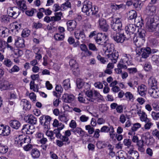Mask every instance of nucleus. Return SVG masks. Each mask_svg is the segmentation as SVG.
Here are the masks:
<instances>
[{"label":"nucleus","instance_id":"obj_1","mask_svg":"<svg viewBox=\"0 0 159 159\" xmlns=\"http://www.w3.org/2000/svg\"><path fill=\"white\" fill-rule=\"evenodd\" d=\"M86 95L89 98V101L93 102L95 100H97L98 102L100 101H102L103 99L102 96L96 91L94 90L93 91L91 90H88L85 92Z\"/></svg>","mask_w":159,"mask_h":159},{"label":"nucleus","instance_id":"obj_2","mask_svg":"<svg viewBox=\"0 0 159 159\" xmlns=\"http://www.w3.org/2000/svg\"><path fill=\"white\" fill-rule=\"evenodd\" d=\"M157 18H158L157 16H152L147 17V27L148 30L150 32H153L156 31V25L157 21Z\"/></svg>","mask_w":159,"mask_h":159},{"label":"nucleus","instance_id":"obj_3","mask_svg":"<svg viewBox=\"0 0 159 159\" xmlns=\"http://www.w3.org/2000/svg\"><path fill=\"white\" fill-rule=\"evenodd\" d=\"M111 38L117 43H122L125 40H128L130 38L129 35L125 33H122L119 32L116 33L115 35H111Z\"/></svg>","mask_w":159,"mask_h":159},{"label":"nucleus","instance_id":"obj_4","mask_svg":"<svg viewBox=\"0 0 159 159\" xmlns=\"http://www.w3.org/2000/svg\"><path fill=\"white\" fill-rule=\"evenodd\" d=\"M82 11L88 16H91L93 15L92 3L89 1H85L83 3L82 8Z\"/></svg>","mask_w":159,"mask_h":159},{"label":"nucleus","instance_id":"obj_5","mask_svg":"<svg viewBox=\"0 0 159 159\" xmlns=\"http://www.w3.org/2000/svg\"><path fill=\"white\" fill-rule=\"evenodd\" d=\"M111 28L114 31H119L122 30V24L121 18H113L111 21Z\"/></svg>","mask_w":159,"mask_h":159},{"label":"nucleus","instance_id":"obj_6","mask_svg":"<svg viewBox=\"0 0 159 159\" xmlns=\"http://www.w3.org/2000/svg\"><path fill=\"white\" fill-rule=\"evenodd\" d=\"M96 43L99 45H103L107 41V36L102 33H98L94 37Z\"/></svg>","mask_w":159,"mask_h":159},{"label":"nucleus","instance_id":"obj_7","mask_svg":"<svg viewBox=\"0 0 159 159\" xmlns=\"http://www.w3.org/2000/svg\"><path fill=\"white\" fill-rule=\"evenodd\" d=\"M20 13V10L16 7H10L7 10V13L8 16L14 19L16 18Z\"/></svg>","mask_w":159,"mask_h":159},{"label":"nucleus","instance_id":"obj_8","mask_svg":"<svg viewBox=\"0 0 159 159\" xmlns=\"http://www.w3.org/2000/svg\"><path fill=\"white\" fill-rule=\"evenodd\" d=\"M69 64L71 67V69L72 70L73 74L75 76H78L80 73V70L79 68L78 64L76 61L72 59L69 61Z\"/></svg>","mask_w":159,"mask_h":159},{"label":"nucleus","instance_id":"obj_9","mask_svg":"<svg viewBox=\"0 0 159 159\" xmlns=\"http://www.w3.org/2000/svg\"><path fill=\"white\" fill-rule=\"evenodd\" d=\"M11 132V128L8 126L0 125V135L2 136H7Z\"/></svg>","mask_w":159,"mask_h":159},{"label":"nucleus","instance_id":"obj_10","mask_svg":"<svg viewBox=\"0 0 159 159\" xmlns=\"http://www.w3.org/2000/svg\"><path fill=\"white\" fill-rule=\"evenodd\" d=\"M151 48L149 47L142 48H141L140 51L137 53V54L139 56L141 55L142 58H147L151 54Z\"/></svg>","mask_w":159,"mask_h":159},{"label":"nucleus","instance_id":"obj_11","mask_svg":"<svg viewBox=\"0 0 159 159\" xmlns=\"http://www.w3.org/2000/svg\"><path fill=\"white\" fill-rule=\"evenodd\" d=\"M136 26L133 24H129L125 27V34H127L129 35L130 38L131 37V35H133L134 33L136 30Z\"/></svg>","mask_w":159,"mask_h":159},{"label":"nucleus","instance_id":"obj_12","mask_svg":"<svg viewBox=\"0 0 159 159\" xmlns=\"http://www.w3.org/2000/svg\"><path fill=\"white\" fill-rule=\"evenodd\" d=\"M103 46V49L105 53H110L115 51L114 44L109 42L108 41Z\"/></svg>","mask_w":159,"mask_h":159},{"label":"nucleus","instance_id":"obj_13","mask_svg":"<svg viewBox=\"0 0 159 159\" xmlns=\"http://www.w3.org/2000/svg\"><path fill=\"white\" fill-rule=\"evenodd\" d=\"M148 92L150 96L154 98H157L159 97V89L157 87L149 88Z\"/></svg>","mask_w":159,"mask_h":159},{"label":"nucleus","instance_id":"obj_14","mask_svg":"<svg viewBox=\"0 0 159 159\" xmlns=\"http://www.w3.org/2000/svg\"><path fill=\"white\" fill-rule=\"evenodd\" d=\"M100 28L104 32H107L109 28V26L107 23L106 20L103 18L100 19L98 21Z\"/></svg>","mask_w":159,"mask_h":159},{"label":"nucleus","instance_id":"obj_15","mask_svg":"<svg viewBox=\"0 0 159 159\" xmlns=\"http://www.w3.org/2000/svg\"><path fill=\"white\" fill-rule=\"evenodd\" d=\"M107 56L108 58L111 60L113 63H115L117 61L119 56L118 52L115 50L111 52V53L107 54Z\"/></svg>","mask_w":159,"mask_h":159},{"label":"nucleus","instance_id":"obj_16","mask_svg":"<svg viewBox=\"0 0 159 159\" xmlns=\"http://www.w3.org/2000/svg\"><path fill=\"white\" fill-rule=\"evenodd\" d=\"M24 120L28 123L32 125L35 124L37 122V118L33 115H28L24 118Z\"/></svg>","mask_w":159,"mask_h":159},{"label":"nucleus","instance_id":"obj_17","mask_svg":"<svg viewBox=\"0 0 159 159\" xmlns=\"http://www.w3.org/2000/svg\"><path fill=\"white\" fill-rule=\"evenodd\" d=\"M66 24L67 26V30L70 31L74 30L76 28L77 23L75 21L72 20L68 21Z\"/></svg>","mask_w":159,"mask_h":159},{"label":"nucleus","instance_id":"obj_18","mask_svg":"<svg viewBox=\"0 0 159 159\" xmlns=\"http://www.w3.org/2000/svg\"><path fill=\"white\" fill-rule=\"evenodd\" d=\"M75 97L73 95L64 94L62 97L64 102L66 103H70L73 101Z\"/></svg>","mask_w":159,"mask_h":159},{"label":"nucleus","instance_id":"obj_19","mask_svg":"<svg viewBox=\"0 0 159 159\" xmlns=\"http://www.w3.org/2000/svg\"><path fill=\"white\" fill-rule=\"evenodd\" d=\"M74 35L77 39L80 40L82 42L84 41L85 38L83 30L80 31L79 33L75 32Z\"/></svg>","mask_w":159,"mask_h":159},{"label":"nucleus","instance_id":"obj_20","mask_svg":"<svg viewBox=\"0 0 159 159\" xmlns=\"http://www.w3.org/2000/svg\"><path fill=\"white\" fill-rule=\"evenodd\" d=\"M16 3L20 8L22 11H24L27 7L24 0H16Z\"/></svg>","mask_w":159,"mask_h":159},{"label":"nucleus","instance_id":"obj_21","mask_svg":"<svg viewBox=\"0 0 159 159\" xmlns=\"http://www.w3.org/2000/svg\"><path fill=\"white\" fill-rule=\"evenodd\" d=\"M10 126L13 129H17L20 126V122L17 120H11L9 122Z\"/></svg>","mask_w":159,"mask_h":159},{"label":"nucleus","instance_id":"obj_22","mask_svg":"<svg viewBox=\"0 0 159 159\" xmlns=\"http://www.w3.org/2000/svg\"><path fill=\"white\" fill-rule=\"evenodd\" d=\"M133 35L134 36L133 38L134 43L137 47H139L143 45V43L141 39L140 38H139L137 36H136L135 35V34Z\"/></svg>","mask_w":159,"mask_h":159},{"label":"nucleus","instance_id":"obj_23","mask_svg":"<svg viewBox=\"0 0 159 159\" xmlns=\"http://www.w3.org/2000/svg\"><path fill=\"white\" fill-rule=\"evenodd\" d=\"M32 157L33 159L39 158L40 155V151L37 148L32 149L30 152Z\"/></svg>","mask_w":159,"mask_h":159},{"label":"nucleus","instance_id":"obj_24","mask_svg":"<svg viewBox=\"0 0 159 159\" xmlns=\"http://www.w3.org/2000/svg\"><path fill=\"white\" fill-rule=\"evenodd\" d=\"M128 153L129 155L130 159H139V154L137 151L131 150L129 151Z\"/></svg>","mask_w":159,"mask_h":159},{"label":"nucleus","instance_id":"obj_25","mask_svg":"<svg viewBox=\"0 0 159 159\" xmlns=\"http://www.w3.org/2000/svg\"><path fill=\"white\" fill-rule=\"evenodd\" d=\"M9 31V29L6 27H0V35L2 38L7 36Z\"/></svg>","mask_w":159,"mask_h":159},{"label":"nucleus","instance_id":"obj_26","mask_svg":"<svg viewBox=\"0 0 159 159\" xmlns=\"http://www.w3.org/2000/svg\"><path fill=\"white\" fill-rule=\"evenodd\" d=\"M51 120V118L50 116L45 115L42 116L39 118V122L42 125L45 123L50 122Z\"/></svg>","mask_w":159,"mask_h":159},{"label":"nucleus","instance_id":"obj_27","mask_svg":"<svg viewBox=\"0 0 159 159\" xmlns=\"http://www.w3.org/2000/svg\"><path fill=\"white\" fill-rule=\"evenodd\" d=\"M138 91L139 94L142 96H145L146 94V88L144 85H142L139 86L138 88Z\"/></svg>","mask_w":159,"mask_h":159},{"label":"nucleus","instance_id":"obj_28","mask_svg":"<svg viewBox=\"0 0 159 159\" xmlns=\"http://www.w3.org/2000/svg\"><path fill=\"white\" fill-rule=\"evenodd\" d=\"M62 16V13L61 12H55L54 13V16H52V21L54 22L60 20L61 19Z\"/></svg>","mask_w":159,"mask_h":159},{"label":"nucleus","instance_id":"obj_29","mask_svg":"<svg viewBox=\"0 0 159 159\" xmlns=\"http://www.w3.org/2000/svg\"><path fill=\"white\" fill-rule=\"evenodd\" d=\"M138 32L139 38L141 39L143 43H144L146 32L144 30L139 28L138 29Z\"/></svg>","mask_w":159,"mask_h":159},{"label":"nucleus","instance_id":"obj_30","mask_svg":"<svg viewBox=\"0 0 159 159\" xmlns=\"http://www.w3.org/2000/svg\"><path fill=\"white\" fill-rule=\"evenodd\" d=\"M148 84L150 88H154L157 87V82L155 79L152 77H151L148 79Z\"/></svg>","mask_w":159,"mask_h":159},{"label":"nucleus","instance_id":"obj_31","mask_svg":"<svg viewBox=\"0 0 159 159\" xmlns=\"http://www.w3.org/2000/svg\"><path fill=\"white\" fill-rule=\"evenodd\" d=\"M71 131L73 132L75 134L77 133L79 134L81 136H83L84 135V131L79 127H76L71 129Z\"/></svg>","mask_w":159,"mask_h":159},{"label":"nucleus","instance_id":"obj_32","mask_svg":"<svg viewBox=\"0 0 159 159\" xmlns=\"http://www.w3.org/2000/svg\"><path fill=\"white\" fill-rule=\"evenodd\" d=\"M15 44L20 48H24L25 47L24 40L22 37L18 38L17 40L15 41Z\"/></svg>","mask_w":159,"mask_h":159},{"label":"nucleus","instance_id":"obj_33","mask_svg":"<svg viewBox=\"0 0 159 159\" xmlns=\"http://www.w3.org/2000/svg\"><path fill=\"white\" fill-rule=\"evenodd\" d=\"M133 5L136 10L139 11L140 10L142 7V3L141 1L134 0Z\"/></svg>","mask_w":159,"mask_h":159},{"label":"nucleus","instance_id":"obj_34","mask_svg":"<svg viewBox=\"0 0 159 159\" xmlns=\"http://www.w3.org/2000/svg\"><path fill=\"white\" fill-rule=\"evenodd\" d=\"M137 14L136 11L134 10H132L129 11L127 14V16L128 17V18L129 20H132L135 19V20L136 18L137 17ZM136 21H135V22Z\"/></svg>","mask_w":159,"mask_h":159},{"label":"nucleus","instance_id":"obj_35","mask_svg":"<svg viewBox=\"0 0 159 159\" xmlns=\"http://www.w3.org/2000/svg\"><path fill=\"white\" fill-rule=\"evenodd\" d=\"M113 128V127L112 126H110V127L104 126L101 129L100 131L101 132L108 133L111 130L112 131Z\"/></svg>","mask_w":159,"mask_h":159},{"label":"nucleus","instance_id":"obj_36","mask_svg":"<svg viewBox=\"0 0 159 159\" xmlns=\"http://www.w3.org/2000/svg\"><path fill=\"white\" fill-rule=\"evenodd\" d=\"M31 139L29 136H26L21 142H19V144L21 146H23L27 144L30 143Z\"/></svg>","mask_w":159,"mask_h":159},{"label":"nucleus","instance_id":"obj_37","mask_svg":"<svg viewBox=\"0 0 159 159\" xmlns=\"http://www.w3.org/2000/svg\"><path fill=\"white\" fill-rule=\"evenodd\" d=\"M63 86L65 90H67L70 88V84L69 79L65 80L63 82Z\"/></svg>","mask_w":159,"mask_h":159},{"label":"nucleus","instance_id":"obj_38","mask_svg":"<svg viewBox=\"0 0 159 159\" xmlns=\"http://www.w3.org/2000/svg\"><path fill=\"white\" fill-rule=\"evenodd\" d=\"M8 151V147L7 146L4 145L0 143V153L2 154L6 153Z\"/></svg>","mask_w":159,"mask_h":159},{"label":"nucleus","instance_id":"obj_39","mask_svg":"<svg viewBox=\"0 0 159 159\" xmlns=\"http://www.w3.org/2000/svg\"><path fill=\"white\" fill-rule=\"evenodd\" d=\"M156 11V7L154 6H151L149 7L148 11V13L151 16H153V14L155 13ZM148 16V17H149Z\"/></svg>","mask_w":159,"mask_h":159},{"label":"nucleus","instance_id":"obj_40","mask_svg":"<svg viewBox=\"0 0 159 159\" xmlns=\"http://www.w3.org/2000/svg\"><path fill=\"white\" fill-rule=\"evenodd\" d=\"M54 37L56 40L61 41L63 40L64 36V34H60L59 33H57L54 35Z\"/></svg>","mask_w":159,"mask_h":159},{"label":"nucleus","instance_id":"obj_41","mask_svg":"<svg viewBox=\"0 0 159 159\" xmlns=\"http://www.w3.org/2000/svg\"><path fill=\"white\" fill-rule=\"evenodd\" d=\"M71 7L70 3L67 1L61 6V11H64L68 7Z\"/></svg>","mask_w":159,"mask_h":159},{"label":"nucleus","instance_id":"obj_42","mask_svg":"<svg viewBox=\"0 0 159 159\" xmlns=\"http://www.w3.org/2000/svg\"><path fill=\"white\" fill-rule=\"evenodd\" d=\"M84 82L83 80L80 79L78 78L76 80V85L77 87L79 89L82 88L84 85Z\"/></svg>","mask_w":159,"mask_h":159},{"label":"nucleus","instance_id":"obj_43","mask_svg":"<svg viewBox=\"0 0 159 159\" xmlns=\"http://www.w3.org/2000/svg\"><path fill=\"white\" fill-rule=\"evenodd\" d=\"M37 12L36 9L34 8H32L31 9L26 11L25 14L29 16H32L34 13Z\"/></svg>","mask_w":159,"mask_h":159},{"label":"nucleus","instance_id":"obj_44","mask_svg":"<svg viewBox=\"0 0 159 159\" xmlns=\"http://www.w3.org/2000/svg\"><path fill=\"white\" fill-rule=\"evenodd\" d=\"M61 138H60V139L63 142H65L64 144L65 145H68L70 143V141L68 137L66 136L63 135L61 137Z\"/></svg>","mask_w":159,"mask_h":159},{"label":"nucleus","instance_id":"obj_45","mask_svg":"<svg viewBox=\"0 0 159 159\" xmlns=\"http://www.w3.org/2000/svg\"><path fill=\"white\" fill-rule=\"evenodd\" d=\"M93 15L97 17H99L100 15L98 13V7L96 6H94L93 8Z\"/></svg>","mask_w":159,"mask_h":159},{"label":"nucleus","instance_id":"obj_46","mask_svg":"<svg viewBox=\"0 0 159 159\" xmlns=\"http://www.w3.org/2000/svg\"><path fill=\"white\" fill-rule=\"evenodd\" d=\"M98 148L99 149L104 148L107 146V144L104 142L102 141H99L98 142L97 144Z\"/></svg>","mask_w":159,"mask_h":159},{"label":"nucleus","instance_id":"obj_47","mask_svg":"<svg viewBox=\"0 0 159 159\" xmlns=\"http://www.w3.org/2000/svg\"><path fill=\"white\" fill-rule=\"evenodd\" d=\"M140 120L142 121H145V122L150 121L147 118V115L143 112L142 113V115L140 117Z\"/></svg>","mask_w":159,"mask_h":159},{"label":"nucleus","instance_id":"obj_48","mask_svg":"<svg viewBox=\"0 0 159 159\" xmlns=\"http://www.w3.org/2000/svg\"><path fill=\"white\" fill-rule=\"evenodd\" d=\"M141 127V124L138 123L134 124L132 127L131 130L133 132L136 131L139 128Z\"/></svg>","mask_w":159,"mask_h":159},{"label":"nucleus","instance_id":"obj_49","mask_svg":"<svg viewBox=\"0 0 159 159\" xmlns=\"http://www.w3.org/2000/svg\"><path fill=\"white\" fill-rule=\"evenodd\" d=\"M123 143L124 145L127 146V148H129L131 146V141L130 139H125L123 141Z\"/></svg>","mask_w":159,"mask_h":159},{"label":"nucleus","instance_id":"obj_50","mask_svg":"<svg viewBox=\"0 0 159 159\" xmlns=\"http://www.w3.org/2000/svg\"><path fill=\"white\" fill-rule=\"evenodd\" d=\"M144 68L146 71H149L152 69V67L149 62H146L144 64Z\"/></svg>","mask_w":159,"mask_h":159},{"label":"nucleus","instance_id":"obj_51","mask_svg":"<svg viewBox=\"0 0 159 159\" xmlns=\"http://www.w3.org/2000/svg\"><path fill=\"white\" fill-rule=\"evenodd\" d=\"M30 30L25 29L23 30L21 35L23 37H28L30 35Z\"/></svg>","mask_w":159,"mask_h":159},{"label":"nucleus","instance_id":"obj_52","mask_svg":"<svg viewBox=\"0 0 159 159\" xmlns=\"http://www.w3.org/2000/svg\"><path fill=\"white\" fill-rule=\"evenodd\" d=\"M30 127L34 128V126L33 125H30L29 124L25 125L23 126V128L21 129L22 133L25 134L26 131L28 130V129Z\"/></svg>","mask_w":159,"mask_h":159},{"label":"nucleus","instance_id":"obj_53","mask_svg":"<svg viewBox=\"0 0 159 159\" xmlns=\"http://www.w3.org/2000/svg\"><path fill=\"white\" fill-rule=\"evenodd\" d=\"M127 154L124 151L120 152L118 156V159H126Z\"/></svg>","mask_w":159,"mask_h":159},{"label":"nucleus","instance_id":"obj_54","mask_svg":"<svg viewBox=\"0 0 159 159\" xmlns=\"http://www.w3.org/2000/svg\"><path fill=\"white\" fill-rule=\"evenodd\" d=\"M6 43L5 41L0 39V51H2L3 52H4V49L6 48L5 46Z\"/></svg>","mask_w":159,"mask_h":159},{"label":"nucleus","instance_id":"obj_55","mask_svg":"<svg viewBox=\"0 0 159 159\" xmlns=\"http://www.w3.org/2000/svg\"><path fill=\"white\" fill-rule=\"evenodd\" d=\"M23 108L30 109L31 107V105L29 104L28 101L26 100H24L23 101Z\"/></svg>","mask_w":159,"mask_h":159},{"label":"nucleus","instance_id":"obj_56","mask_svg":"<svg viewBox=\"0 0 159 159\" xmlns=\"http://www.w3.org/2000/svg\"><path fill=\"white\" fill-rule=\"evenodd\" d=\"M85 127L86 129L88 130V132L89 134H92L94 132V128L92 127L90 125H87Z\"/></svg>","mask_w":159,"mask_h":159},{"label":"nucleus","instance_id":"obj_57","mask_svg":"<svg viewBox=\"0 0 159 159\" xmlns=\"http://www.w3.org/2000/svg\"><path fill=\"white\" fill-rule=\"evenodd\" d=\"M9 19L8 15H3L1 17L0 20L2 22H7L9 21Z\"/></svg>","mask_w":159,"mask_h":159},{"label":"nucleus","instance_id":"obj_58","mask_svg":"<svg viewBox=\"0 0 159 159\" xmlns=\"http://www.w3.org/2000/svg\"><path fill=\"white\" fill-rule=\"evenodd\" d=\"M125 96L129 100H133L134 99L133 95L130 92H127L125 94Z\"/></svg>","mask_w":159,"mask_h":159},{"label":"nucleus","instance_id":"obj_59","mask_svg":"<svg viewBox=\"0 0 159 159\" xmlns=\"http://www.w3.org/2000/svg\"><path fill=\"white\" fill-rule=\"evenodd\" d=\"M89 48L90 50L93 51H97L98 50V49L96 47L95 45L92 43H89Z\"/></svg>","mask_w":159,"mask_h":159},{"label":"nucleus","instance_id":"obj_60","mask_svg":"<svg viewBox=\"0 0 159 159\" xmlns=\"http://www.w3.org/2000/svg\"><path fill=\"white\" fill-rule=\"evenodd\" d=\"M12 64V62L11 60L9 59H5L4 61V64L7 67H10L11 66Z\"/></svg>","mask_w":159,"mask_h":159},{"label":"nucleus","instance_id":"obj_61","mask_svg":"<svg viewBox=\"0 0 159 159\" xmlns=\"http://www.w3.org/2000/svg\"><path fill=\"white\" fill-rule=\"evenodd\" d=\"M20 70L19 67L16 65H14L12 68L9 70V73H11L13 72H18Z\"/></svg>","mask_w":159,"mask_h":159},{"label":"nucleus","instance_id":"obj_62","mask_svg":"<svg viewBox=\"0 0 159 159\" xmlns=\"http://www.w3.org/2000/svg\"><path fill=\"white\" fill-rule=\"evenodd\" d=\"M59 120L62 122L66 123L68 120L66 118L65 114L60 115L59 116Z\"/></svg>","mask_w":159,"mask_h":159},{"label":"nucleus","instance_id":"obj_63","mask_svg":"<svg viewBox=\"0 0 159 159\" xmlns=\"http://www.w3.org/2000/svg\"><path fill=\"white\" fill-rule=\"evenodd\" d=\"M152 61L157 64L159 65V56L155 55L153 56L152 58Z\"/></svg>","mask_w":159,"mask_h":159},{"label":"nucleus","instance_id":"obj_64","mask_svg":"<svg viewBox=\"0 0 159 159\" xmlns=\"http://www.w3.org/2000/svg\"><path fill=\"white\" fill-rule=\"evenodd\" d=\"M152 135L159 139V130L155 129L152 131Z\"/></svg>","mask_w":159,"mask_h":159}]
</instances>
